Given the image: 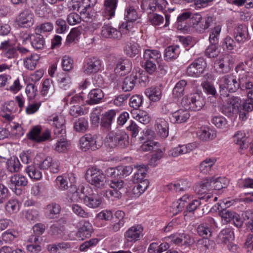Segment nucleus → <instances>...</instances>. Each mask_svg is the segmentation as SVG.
Segmentation results:
<instances>
[{
	"mask_svg": "<svg viewBox=\"0 0 253 253\" xmlns=\"http://www.w3.org/2000/svg\"><path fill=\"white\" fill-rule=\"evenodd\" d=\"M204 104L203 99L198 93L185 96L181 100V105L185 109L194 111L201 110Z\"/></svg>",
	"mask_w": 253,
	"mask_h": 253,
	"instance_id": "7",
	"label": "nucleus"
},
{
	"mask_svg": "<svg viewBox=\"0 0 253 253\" xmlns=\"http://www.w3.org/2000/svg\"><path fill=\"white\" fill-rule=\"evenodd\" d=\"M242 217L245 221H247L248 229L253 232V212L251 210L244 211L242 214Z\"/></svg>",
	"mask_w": 253,
	"mask_h": 253,
	"instance_id": "58",
	"label": "nucleus"
},
{
	"mask_svg": "<svg viewBox=\"0 0 253 253\" xmlns=\"http://www.w3.org/2000/svg\"><path fill=\"white\" fill-rule=\"evenodd\" d=\"M81 32L80 28H75L72 29L69 34L67 36L66 41V45L69 46L72 42L78 41L79 37L81 35Z\"/></svg>",
	"mask_w": 253,
	"mask_h": 253,
	"instance_id": "50",
	"label": "nucleus"
},
{
	"mask_svg": "<svg viewBox=\"0 0 253 253\" xmlns=\"http://www.w3.org/2000/svg\"><path fill=\"white\" fill-rule=\"evenodd\" d=\"M49 124L53 127L54 134L56 137L61 135L63 136L66 133L64 117L60 115L53 114L48 119Z\"/></svg>",
	"mask_w": 253,
	"mask_h": 253,
	"instance_id": "10",
	"label": "nucleus"
},
{
	"mask_svg": "<svg viewBox=\"0 0 253 253\" xmlns=\"http://www.w3.org/2000/svg\"><path fill=\"white\" fill-rule=\"evenodd\" d=\"M197 134L199 138L203 141L212 140L216 136L215 131L208 127L201 128L198 131Z\"/></svg>",
	"mask_w": 253,
	"mask_h": 253,
	"instance_id": "33",
	"label": "nucleus"
},
{
	"mask_svg": "<svg viewBox=\"0 0 253 253\" xmlns=\"http://www.w3.org/2000/svg\"><path fill=\"white\" fill-rule=\"evenodd\" d=\"M180 52V50L179 45H170L165 49V57L167 60L176 59L178 56Z\"/></svg>",
	"mask_w": 253,
	"mask_h": 253,
	"instance_id": "45",
	"label": "nucleus"
},
{
	"mask_svg": "<svg viewBox=\"0 0 253 253\" xmlns=\"http://www.w3.org/2000/svg\"><path fill=\"white\" fill-rule=\"evenodd\" d=\"M32 8L35 9L36 14L40 17H43L51 12L50 8L44 0L40 1L37 6Z\"/></svg>",
	"mask_w": 253,
	"mask_h": 253,
	"instance_id": "42",
	"label": "nucleus"
},
{
	"mask_svg": "<svg viewBox=\"0 0 253 253\" xmlns=\"http://www.w3.org/2000/svg\"><path fill=\"white\" fill-rule=\"evenodd\" d=\"M134 168L137 169V171L134 173L133 177V181L135 184L142 183L144 181H148L146 179L147 167L144 165H136Z\"/></svg>",
	"mask_w": 253,
	"mask_h": 253,
	"instance_id": "26",
	"label": "nucleus"
},
{
	"mask_svg": "<svg viewBox=\"0 0 253 253\" xmlns=\"http://www.w3.org/2000/svg\"><path fill=\"white\" fill-rule=\"evenodd\" d=\"M191 16V13L189 11L184 12L180 14L177 18V28L178 30H185L188 27L187 21Z\"/></svg>",
	"mask_w": 253,
	"mask_h": 253,
	"instance_id": "38",
	"label": "nucleus"
},
{
	"mask_svg": "<svg viewBox=\"0 0 253 253\" xmlns=\"http://www.w3.org/2000/svg\"><path fill=\"white\" fill-rule=\"evenodd\" d=\"M149 184V181H144L142 183L136 184L132 190L135 197H139L147 189Z\"/></svg>",
	"mask_w": 253,
	"mask_h": 253,
	"instance_id": "52",
	"label": "nucleus"
},
{
	"mask_svg": "<svg viewBox=\"0 0 253 253\" xmlns=\"http://www.w3.org/2000/svg\"><path fill=\"white\" fill-rule=\"evenodd\" d=\"M101 67V61L97 57H91L85 60L83 71L85 75H90L98 72Z\"/></svg>",
	"mask_w": 253,
	"mask_h": 253,
	"instance_id": "12",
	"label": "nucleus"
},
{
	"mask_svg": "<svg viewBox=\"0 0 253 253\" xmlns=\"http://www.w3.org/2000/svg\"><path fill=\"white\" fill-rule=\"evenodd\" d=\"M40 60L39 55L33 54L24 59V67L28 70H34Z\"/></svg>",
	"mask_w": 253,
	"mask_h": 253,
	"instance_id": "39",
	"label": "nucleus"
},
{
	"mask_svg": "<svg viewBox=\"0 0 253 253\" xmlns=\"http://www.w3.org/2000/svg\"><path fill=\"white\" fill-rule=\"evenodd\" d=\"M138 18L137 13L134 7L129 6L126 8L125 19L126 21L134 22Z\"/></svg>",
	"mask_w": 253,
	"mask_h": 253,
	"instance_id": "55",
	"label": "nucleus"
},
{
	"mask_svg": "<svg viewBox=\"0 0 253 253\" xmlns=\"http://www.w3.org/2000/svg\"><path fill=\"white\" fill-rule=\"evenodd\" d=\"M216 161V160L214 158L206 159L201 163L199 166L200 172L206 174H209L212 170Z\"/></svg>",
	"mask_w": 253,
	"mask_h": 253,
	"instance_id": "35",
	"label": "nucleus"
},
{
	"mask_svg": "<svg viewBox=\"0 0 253 253\" xmlns=\"http://www.w3.org/2000/svg\"><path fill=\"white\" fill-rule=\"evenodd\" d=\"M81 226L77 233V237L81 240L90 237L92 232L91 224L88 221L85 220L81 221Z\"/></svg>",
	"mask_w": 253,
	"mask_h": 253,
	"instance_id": "25",
	"label": "nucleus"
},
{
	"mask_svg": "<svg viewBox=\"0 0 253 253\" xmlns=\"http://www.w3.org/2000/svg\"><path fill=\"white\" fill-rule=\"evenodd\" d=\"M73 212L82 218H87L90 216V214L85 211V210L80 205L77 204H72L71 206Z\"/></svg>",
	"mask_w": 253,
	"mask_h": 253,
	"instance_id": "57",
	"label": "nucleus"
},
{
	"mask_svg": "<svg viewBox=\"0 0 253 253\" xmlns=\"http://www.w3.org/2000/svg\"><path fill=\"white\" fill-rule=\"evenodd\" d=\"M234 233L231 227L226 228L222 229L219 233L217 237V242L222 244H227L233 241Z\"/></svg>",
	"mask_w": 253,
	"mask_h": 253,
	"instance_id": "22",
	"label": "nucleus"
},
{
	"mask_svg": "<svg viewBox=\"0 0 253 253\" xmlns=\"http://www.w3.org/2000/svg\"><path fill=\"white\" fill-rule=\"evenodd\" d=\"M204 195L199 197V199L194 200L191 203H190L186 207V211L189 212H192L195 211L201 204V200H205L208 202L211 199L213 198L212 195L211 193L203 194Z\"/></svg>",
	"mask_w": 253,
	"mask_h": 253,
	"instance_id": "31",
	"label": "nucleus"
},
{
	"mask_svg": "<svg viewBox=\"0 0 253 253\" xmlns=\"http://www.w3.org/2000/svg\"><path fill=\"white\" fill-rule=\"evenodd\" d=\"M45 44L44 37L39 33L35 32L32 34L31 45L36 49H42L44 48Z\"/></svg>",
	"mask_w": 253,
	"mask_h": 253,
	"instance_id": "30",
	"label": "nucleus"
},
{
	"mask_svg": "<svg viewBox=\"0 0 253 253\" xmlns=\"http://www.w3.org/2000/svg\"><path fill=\"white\" fill-rule=\"evenodd\" d=\"M143 230V228L140 225L132 226L125 233V239L128 242H135L139 239Z\"/></svg>",
	"mask_w": 253,
	"mask_h": 253,
	"instance_id": "18",
	"label": "nucleus"
},
{
	"mask_svg": "<svg viewBox=\"0 0 253 253\" xmlns=\"http://www.w3.org/2000/svg\"><path fill=\"white\" fill-rule=\"evenodd\" d=\"M0 50H1L2 59L6 61L9 59H15L18 56L17 49L10 40L4 41L1 42Z\"/></svg>",
	"mask_w": 253,
	"mask_h": 253,
	"instance_id": "9",
	"label": "nucleus"
},
{
	"mask_svg": "<svg viewBox=\"0 0 253 253\" xmlns=\"http://www.w3.org/2000/svg\"><path fill=\"white\" fill-rule=\"evenodd\" d=\"M231 63V56L228 54H225L220 56L216 64L218 66V71L222 74H225L230 70Z\"/></svg>",
	"mask_w": 253,
	"mask_h": 253,
	"instance_id": "20",
	"label": "nucleus"
},
{
	"mask_svg": "<svg viewBox=\"0 0 253 253\" xmlns=\"http://www.w3.org/2000/svg\"><path fill=\"white\" fill-rule=\"evenodd\" d=\"M41 128L38 126L34 127L27 134L29 139L40 143L44 141L50 137V132L49 129L44 130L41 134Z\"/></svg>",
	"mask_w": 253,
	"mask_h": 253,
	"instance_id": "13",
	"label": "nucleus"
},
{
	"mask_svg": "<svg viewBox=\"0 0 253 253\" xmlns=\"http://www.w3.org/2000/svg\"><path fill=\"white\" fill-rule=\"evenodd\" d=\"M155 128L158 135L163 138L169 135V124L164 119L157 118L155 121Z\"/></svg>",
	"mask_w": 253,
	"mask_h": 253,
	"instance_id": "23",
	"label": "nucleus"
},
{
	"mask_svg": "<svg viewBox=\"0 0 253 253\" xmlns=\"http://www.w3.org/2000/svg\"><path fill=\"white\" fill-rule=\"evenodd\" d=\"M235 70L238 75L237 81L239 88L244 90L245 88L253 84V77L247 71V66L244 63L238 64Z\"/></svg>",
	"mask_w": 253,
	"mask_h": 253,
	"instance_id": "5",
	"label": "nucleus"
},
{
	"mask_svg": "<svg viewBox=\"0 0 253 253\" xmlns=\"http://www.w3.org/2000/svg\"><path fill=\"white\" fill-rule=\"evenodd\" d=\"M128 135L124 131H111L106 136L105 145L110 148H125L128 145Z\"/></svg>",
	"mask_w": 253,
	"mask_h": 253,
	"instance_id": "1",
	"label": "nucleus"
},
{
	"mask_svg": "<svg viewBox=\"0 0 253 253\" xmlns=\"http://www.w3.org/2000/svg\"><path fill=\"white\" fill-rule=\"evenodd\" d=\"M5 209L10 213L16 212L19 209L18 201L15 199L9 200L5 205Z\"/></svg>",
	"mask_w": 253,
	"mask_h": 253,
	"instance_id": "62",
	"label": "nucleus"
},
{
	"mask_svg": "<svg viewBox=\"0 0 253 253\" xmlns=\"http://www.w3.org/2000/svg\"><path fill=\"white\" fill-rule=\"evenodd\" d=\"M137 80V74H132L125 78L123 81L122 88L124 91H131L134 87Z\"/></svg>",
	"mask_w": 253,
	"mask_h": 253,
	"instance_id": "36",
	"label": "nucleus"
},
{
	"mask_svg": "<svg viewBox=\"0 0 253 253\" xmlns=\"http://www.w3.org/2000/svg\"><path fill=\"white\" fill-rule=\"evenodd\" d=\"M26 171L29 176L32 179L40 180L42 177V172L39 169V167L34 165L27 167Z\"/></svg>",
	"mask_w": 253,
	"mask_h": 253,
	"instance_id": "46",
	"label": "nucleus"
},
{
	"mask_svg": "<svg viewBox=\"0 0 253 253\" xmlns=\"http://www.w3.org/2000/svg\"><path fill=\"white\" fill-rule=\"evenodd\" d=\"M234 38L239 43H243L250 39L247 27L244 24L239 25L234 30Z\"/></svg>",
	"mask_w": 253,
	"mask_h": 253,
	"instance_id": "21",
	"label": "nucleus"
},
{
	"mask_svg": "<svg viewBox=\"0 0 253 253\" xmlns=\"http://www.w3.org/2000/svg\"><path fill=\"white\" fill-rule=\"evenodd\" d=\"M228 183V180L223 177H219L216 179H213V178L210 179H207L202 182L197 192L199 194L203 195L207 193V191L211 189L219 190L226 188Z\"/></svg>",
	"mask_w": 253,
	"mask_h": 253,
	"instance_id": "2",
	"label": "nucleus"
},
{
	"mask_svg": "<svg viewBox=\"0 0 253 253\" xmlns=\"http://www.w3.org/2000/svg\"><path fill=\"white\" fill-rule=\"evenodd\" d=\"M55 92V87L53 81L49 79L45 80L42 83L41 94L43 96L50 97Z\"/></svg>",
	"mask_w": 253,
	"mask_h": 253,
	"instance_id": "37",
	"label": "nucleus"
},
{
	"mask_svg": "<svg viewBox=\"0 0 253 253\" xmlns=\"http://www.w3.org/2000/svg\"><path fill=\"white\" fill-rule=\"evenodd\" d=\"M118 0H105L104 2V11L109 18L114 16L117 7Z\"/></svg>",
	"mask_w": 253,
	"mask_h": 253,
	"instance_id": "41",
	"label": "nucleus"
},
{
	"mask_svg": "<svg viewBox=\"0 0 253 253\" xmlns=\"http://www.w3.org/2000/svg\"><path fill=\"white\" fill-rule=\"evenodd\" d=\"M143 57L145 61L158 62L161 54L158 50L146 49L144 51Z\"/></svg>",
	"mask_w": 253,
	"mask_h": 253,
	"instance_id": "44",
	"label": "nucleus"
},
{
	"mask_svg": "<svg viewBox=\"0 0 253 253\" xmlns=\"http://www.w3.org/2000/svg\"><path fill=\"white\" fill-rule=\"evenodd\" d=\"M88 124L87 120L84 118H80L74 124L75 129L78 132H84L88 128Z\"/></svg>",
	"mask_w": 253,
	"mask_h": 253,
	"instance_id": "60",
	"label": "nucleus"
},
{
	"mask_svg": "<svg viewBox=\"0 0 253 253\" xmlns=\"http://www.w3.org/2000/svg\"><path fill=\"white\" fill-rule=\"evenodd\" d=\"M90 190L91 192L88 191L84 197V203L89 208H97L101 204L102 199L98 193L93 192L91 188Z\"/></svg>",
	"mask_w": 253,
	"mask_h": 253,
	"instance_id": "14",
	"label": "nucleus"
},
{
	"mask_svg": "<svg viewBox=\"0 0 253 253\" xmlns=\"http://www.w3.org/2000/svg\"><path fill=\"white\" fill-rule=\"evenodd\" d=\"M187 83L184 80H180L175 85L172 90V94L176 97H179L183 95L185 89V87Z\"/></svg>",
	"mask_w": 253,
	"mask_h": 253,
	"instance_id": "56",
	"label": "nucleus"
},
{
	"mask_svg": "<svg viewBox=\"0 0 253 253\" xmlns=\"http://www.w3.org/2000/svg\"><path fill=\"white\" fill-rule=\"evenodd\" d=\"M6 168L11 173L18 172L21 168V165L18 159L14 156L10 157L6 162Z\"/></svg>",
	"mask_w": 253,
	"mask_h": 253,
	"instance_id": "40",
	"label": "nucleus"
},
{
	"mask_svg": "<svg viewBox=\"0 0 253 253\" xmlns=\"http://www.w3.org/2000/svg\"><path fill=\"white\" fill-rule=\"evenodd\" d=\"M237 77L232 74L226 75L220 78L219 92L221 96H225L229 92L234 93L238 89Z\"/></svg>",
	"mask_w": 253,
	"mask_h": 253,
	"instance_id": "4",
	"label": "nucleus"
},
{
	"mask_svg": "<svg viewBox=\"0 0 253 253\" xmlns=\"http://www.w3.org/2000/svg\"><path fill=\"white\" fill-rule=\"evenodd\" d=\"M225 96L227 98L222 107V112L226 116H232L238 112L242 100L240 97L233 95L227 94Z\"/></svg>",
	"mask_w": 253,
	"mask_h": 253,
	"instance_id": "6",
	"label": "nucleus"
},
{
	"mask_svg": "<svg viewBox=\"0 0 253 253\" xmlns=\"http://www.w3.org/2000/svg\"><path fill=\"white\" fill-rule=\"evenodd\" d=\"M202 16L201 14L196 13L189 18V26H192L199 31L200 26L202 23Z\"/></svg>",
	"mask_w": 253,
	"mask_h": 253,
	"instance_id": "59",
	"label": "nucleus"
},
{
	"mask_svg": "<svg viewBox=\"0 0 253 253\" xmlns=\"http://www.w3.org/2000/svg\"><path fill=\"white\" fill-rule=\"evenodd\" d=\"M70 145L64 138L58 140L54 145V150L58 152H64L69 148Z\"/></svg>",
	"mask_w": 253,
	"mask_h": 253,
	"instance_id": "63",
	"label": "nucleus"
},
{
	"mask_svg": "<svg viewBox=\"0 0 253 253\" xmlns=\"http://www.w3.org/2000/svg\"><path fill=\"white\" fill-rule=\"evenodd\" d=\"M221 26L219 25L215 26L211 30L209 41L211 44H217L218 42Z\"/></svg>",
	"mask_w": 253,
	"mask_h": 253,
	"instance_id": "49",
	"label": "nucleus"
},
{
	"mask_svg": "<svg viewBox=\"0 0 253 253\" xmlns=\"http://www.w3.org/2000/svg\"><path fill=\"white\" fill-rule=\"evenodd\" d=\"M96 2V0H82L74 3L72 7L80 12L83 18L92 19L93 16L92 9Z\"/></svg>",
	"mask_w": 253,
	"mask_h": 253,
	"instance_id": "8",
	"label": "nucleus"
},
{
	"mask_svg": "<svg viewBox=\"0 0 253 253\" xmlns=\"http://www.w3.org/2000/svg\"><path fill=\"white\" fill-rule=\"evenodd\" d=\"M11 183L15 186H25L28 183L26 177L22 174H14L10 178Z\"/></svg>",
	"mask_w": 253,
	"mask_h": 253,
	"instance_id": "51",
	"label": "nucleus"
},
{
	"mask_svg": "<svg viewBox=\"0 0 253 253\" xmlns=\"http://www.w3.org/2000/svg\"><path fill=\"white\" fill-rule=\"evenodd\" d=\"M124 51L127 56L133 57L139 53L138 44L134 42H128L124 47Z\"/></svg>",
	"mask_w": 253,
	"mask_h": 253,
	"instance_id": "48",
	"label": "nucleus"
},
{
	"mask_svg": "<svg viewBox=\"0 0 253 253\" xmlns=\"http://www.w3.org/2000/svg\"><path fill=\"white\" fill-rule=\"evenodd\" d=\"M116 114L114 110H111L106 112L103 116L101 120L102 126L108 128L111 125Z\"/></svg>",
	"mask_w": 253,
	"mask_h": 253,
	"instance_id": "47",
	"label": "nucleus"
},
{
	"mask_svg": "<svg viewBox=\"0 0 253 253\" xmlns=\"http://www.w3.org/2000/svg\"><path fill=\"white\" fill-rule=\"evenodd\" d=\"M70 248V245L69 243L62 242L58 244L49 245L47 246V250L50 253H61V250Z\"/></svg>",
	"mask_w": 253,
	"mask_h": 253,
	"instance_id": "54",
	"label": "nucleus"
},
{
	"mask_svg": "<svg viewBox=\"0 0 253 253\" xmlns=\"http://www.w3.org/2000/svg\"><path fill=\"white\" fill-rule=\"evenodd\" d=\"M145 93L149 99L153 102L160 100L162 97V91L158 87H149L145 90Z\"/></svg>",
	"mask_w": 253,
	"mask_h": 253,
	"instance_id": "34",
	"label": "nucleus"
},
{
	"mask_svg": "<svg viewBox=\"0 0 253 253\" xmlns=\"http://www.w3.org/2000/svg\"><path fill=\"white\" fill-rule=\"evenodd\" d=\"M219 214L222 221L224 223H227L232 220L235 215V212L227 208H224L219 211Z\"/></svg>",
	"mask_w": 253,
	"mask_h": 253,
	"instance_id": "53",
	"label": "nucleus"
},
{
	"mask_svg": "<svg viewBox=\"0 0 253 253\" xmlns=\"http://www.w3.org/2000/svg\"><path fill=\"white\" fill-rule=\"evenodd\" d=\"M190 187L189 183L186 180H180L169 185V188L175 192L186 190Z\"/></svg>",
	"mask_w": 253,
	"mask_h": 253,
	"instance_id": "43",
	"label": "nucleus"
},
{
	"mask_svg": "<svg viewBox=\"0 0 253 253\" xmlns=\"http://www.w3.org/2000/svg\"><path fill=\"white\" fill-rule=\"evenodd\" d=\"M132 68L131 62L128 59H120L114 69L115 74L123 76L129 73Z\"/></svg>",
	"mask_w": 253,
	"mask_h": 253,
	"instance_id": "17",
	"label": "nucleus"
},
{
	"mask_svg": "<svg viewBox=\"0 0 253 253\" xmlns=\"http://www.w3.org/2000/svg\"><path fill=\"white\" fill-rule=\"evenodd\" d=\"M207 66L206 62L203 58L195 59L187 68L186 74L188 76L198 77L203 73Z\"/></svg>",
	"mask_w": 253,
	"mask_h": 253,
	"instance_id": "11",
	"label": "nucleus"
},
{
	"mask_svg": "<svg viewBox=\"0 0 253 253\" xmlns=\"http://www.w3.org/2000/svg\"><path fill=\"white\" fill-rule=\"evenodd\" d=\"M53 29V25L51 22H45L37 26L35 28L34 32L39 33L41 34L44 32H49Z\"/></svg>",
	"mask_w": 253,
	"mask_h": 253,
	"instance_id": "61",
	"label": "nucleus"
},
{
	"mask_svg": "<svg viewBox=\"0 0 253 253\" xmlns=\"http://www.w3.org/2000/svg\"><path fill=\"white\" fill-rule=\"evenodd\" d=\"M61 207L59 205L52 203L47 205L44 210L45 217L49 219L56 217L60 212Z\"/></svg>",
	"mask_w": 253,
	"mask_h": 253,
	"instance_id": "29",
	"label": "nucleus"
},
{
	"mask_svg": "<svg viewBox=\"0 0 253 253\" xmlns=\"http://www.w3.org/2000/svg\"><path fill=\"white\" fill-rule=\"evenodd\" d=\"M233 142L240 146L242 150L246 149L248 146V137L244 131H237L233 136Z\"/></svg>",
	"mask_w": 253,
	"mask_h": 253,
	"instance_id": "28",
	"label": "nucleus"
},
{
	"mask_svg": "<svg viewBox=\"0 0 253 253\" xmlns=\"http://www.w3.org/2000/svg\"><path fill=\"white\" fill-rule=\"evenodd\" d=\"M85 179L89 183L98 189L104 188L107 185L105 175L101 170L92 167L86 170Z\"/></svg>",
	"mask_w": 253,
	"mask_h": 253,
	"instance_id": "3",
	"label": "nucleus"
},
{
	"mask_svg": "<svg viewBox=\"0 0 253 253\" xmlns=\"http://www.w3.org/2000/svg\"><path fill=\"white\" fill-rule=\"evenodd\" d=\"M103 97L104 93L101 89H93L89 92L86 102L89 105L97 104Z\"/></svg>",
	"mask_w": 253,
	"mask_h": 253,
	"instance_id": "27",
	"label": "nucleus"
},
{
	"mask_svg": "<svg viewBox=\"0 0 253 253\" xmlns=\"http://www.w3.org/2000/svg\"><path fill=\"white\" fill-rule=\"evenodd\" d=\"M101 35L103 38L114 39H119L122 36L120 31L109 24L102 26Z\"/></svg>",
	"mask_w": 253,
	"mask_h": 253,
	"instance_id": "24",
	"label": "nucleus"
},
{
	"mask_svg": "<svg viewBox=\"0 0 253 253\" xmlns=\"http://www.w3.org/2000/svg\"><path fill=\"white\" fill-rule=\"evenodd\" d=\"M16 22L22 27H30L34 22V15L29 10H25L19 14L16 18Z\"/></svg>",
	"mask_w": 253,
	"mask_h": 253,
	"instance_id": "15",
	"label": "nucleus"
},
{
	"mask_svg": "<svg viewBox=\"0 0 253 253\" xmlns=\"http://www.w3.org/2000/svg\"><path fill=\"white\" fill-rule=\"evenodd\" d=\"M190 117L188 110L180 109L171 113L169 117L170 122L173 124H181L184 123Z\"/></svg>",
	"mask_w": 253,
	"mask_h": 253,
	"instance_id": "19",
	"label": "nucleus"
},
{
	"mask_svg": "<svg viewBox=\"0 0 253 253\" xmlns=\"http://www.w3.org/2000/svg\"><path fill=\"white\" fill-rule=\"evenodd\" d=\"M156 1V0H142L141 7L145 11H154L157 7Z\"/></svg>",
	"mask_w": 253,
	"mask_h": 253,
	"instance_id": "64",
	"label": "nucleus"
},
{
	"mask_svg": "<svg viewBox=\"0 0 253 253\" xmlns=\"http://www.w3.org/2000/svg\"><path fill=\"white\" fill-rule=\"evenodd\" d=\"M215 223L213 218L209 217L208 222L201 223L197 228V231L200 236L208 238L211 236V226Z\"/></svg>",
	"mask_w": 253,
	"mask_h": 253,
	"instance_id": "16",
	"label": "nucleus"
},
{
	"mask_svg": "<svg viewBox=\"0 0 253 253\" xmlns=\"http://www.w3.org/2000/svg\"><path fill=\"white\" fill-rule=\"evenodd\" d=\"M191 150L189 145H179L177 147L172 148L168 151V155L171 157H176L190 152Z\"/></svg>",
	"mask_w": 253,
	"mask_h": 253,
	"instance_id": "32",
	"label": "nucleus"
}]
</instances>
